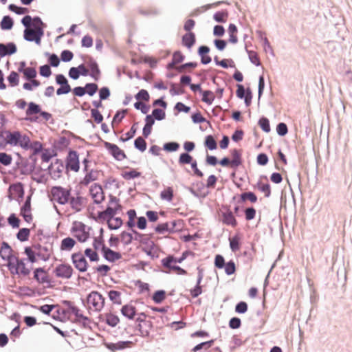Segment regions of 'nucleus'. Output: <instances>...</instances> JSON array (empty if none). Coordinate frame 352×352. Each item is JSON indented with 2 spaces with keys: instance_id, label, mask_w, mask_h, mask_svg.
<instances>
[{
  "instance_id": "f257e3e1",
  "label": "nucleus",
  "mask_w": 352,
  "mask_h": 352,
  "mask_svg": "<svg viewBox=\"0 0 352 352\" xmlns=\"http://www.w3.org/2000/svg\"><path fill=\"white\" fill-rule=\"evenodd\" d=\"M121 209L122 206L120 204V200L113 195L109 196L107 208L104 210L100 206L90 205L89 207L91 217L100 223H104L106 219L113 217Z\"/></svg>"
},
{
  "instance_id": "f03ea898",
  "label": "nucleus",
  "mask_w": 352,
  "mask_h": 352,
  "mask_svg": "<svg viewBox=\"0 0 352 352\" xmlns=\"http://www.w3.org/2000/svg\"><path fill=\"white\" fill-rule=\"evenodd\" d=\"M4 140L7 144L13 146H20L23 149H27L29 146V136L19 131H6Z\"/></svg>"
},
{
  "instance_id": "7ed1b4c3",
  "label": "nucleus",
  "mask_w": 352,
  "mask_h": 352,
  "mask_svg": "<svg viewBox=\"0 0 352 352\" xmlns=\"http://www.w3.org/2000/svg\"><path fill=\"white\" fill-rule=\"evenodd\" d=\"M90 228L79 221H74L71 227V233L80 242L84 243L90 236Z\"/></svg>"
},
{
  "instance_id": "20e7f679",
  "label": "nucleus",
  "mask_w": 352,
  "mask_h": 352,
  "mask_svg": "<svg viewBox=\"0 0 352 352\" xmlns=\"http://www.w3.org/2000/svg\"><path fill=\"white\" fill-rule=\"evenodd\" d=\"M8 267L12 274L23 276H28L32 269V265H29L26 259L19 258L17 256Z\"/></svg>"
},
{
  "instance_id": "39448f33",
  "label": "nucleus",
  "mask_w": 352,
  "mask_h": 352,
  "mask_svg": "<svg viewBox=\"0 0 352 352\" xmlns=\"http://www.w3.org/2000/svg\"><path fill=\"white\" fill-rule=\"evenodd\" d=\"M26 116L30 117V121L36 122L41 117L43 120L48 121L52 115L46 111H43L40 105L31 102L28 104V107L25 111Z\"/></svg>"
},
{
  "instance_id": "423d86ee",
  "label": "nucleus",
  "mask_w": 352,
  "mask_h": 352,
  "mask_svg": "<svg viewBox=\"0 0 352 352\" xmlns=\"http://www.w3.org/2000/svg\"><path fill=\"white\" fill-rule=\"evenodd\" d=\"M70 196V189L64 188L61 186H54L50 191L51 199L61 205L67 204Z\"/></svg>"
},
{
  "instance_id": "0eeeda50",
  "label": "nucleus",
  "mask_w": 352,
  "mask_h": 352,
  "mask_svg": "<svg viewBox=\"0 0 352 352\" xmlns=\"http://www.w3.org/2000/svg\"><path fill=\"white\" fill-rule=\"evenodd\" d=\"M88 307L94 311H100L104 306L105 298L98 292H91L87 298Z\"/></svg>"
},
{
  "instance_id": "6e6552de",
  "label": "nucleus",
  "mask_w": 352,
  "mask_h": 352,
  "mask_svg": "<svg viewBox=\"0 0 352 352\" xmlns=\"http://www.w3.org/2000/svg\"><path fill=\"white\" fill-rule=\"evenodd\" d=\"M175 257L169 255L162 260V264L166 270V273L175 272L179 275H186L187 272L182 267L176 265Z\"/></svg>"
},
{
  "instance_id": "1a4fd4ad",
  "label": "nucleus",
  "mask_w": 352,
  "mask_h": 352,
  "mask_svg": "<svg viewBox=\"0 0 352 352\" xmlns=\"http://www.w3.org/2000/svg\"><path fill=\"white\" fill-rule=\"evenodd\" d=\"M89 194L94 200V204L96 206H99L100 204L104 200V194L101 186L94 184L91 186L89 189Z\"/></svg>"
},
{
  "instance_id": "9d476101",
  "label": "nucleus",
  "mask_w": 352,
  "mask_h": 352,
  "mask_svg": "<svg viewBox=\"0 0 352 352\" xmlns=\"http://www.w3.org/2000/svg\"><path fill=\"white\" fill-rule=\"evenodd\" d=\"M54 272L55 276L58 278L69 279L72 277L74 270L69 264L62 263L55 267Z\"/></svg>"
},
{
  "instance_id": "9b49d317",
  "label": "nucleus",
  "mask_w": 352,
  "mask_h": 352,
  "mask_svg": "<svg viewBox=\"0 0 352 352\" xmlns=\"http://www.w3.org/2000/svg\"><path fill=\"white\" fill-rule=\"evenodd\" d=\"M0 256L1 258L8 262V266L13 262L16 258V256L14 254V250L9 245L7 242L3 241L0 248Z\"/></svg>"
},
{
  "instance_id": "f8f14e48",
  "label": "nucleus",
  "mask_w": 352,
  "mask_h": 352,
  "mask_svg": "<svg viewBox=\"0 0 352 352\" xmlns=\"http://www.w3.org/2000/svg\"><path fill=\"white\" fill-rule=\"evenodd\" d=\"M72 261L76 269L80 272H85L87 270L88 263L82 253H74L72 255Z\"/></svg>"
},
{
  "instance_id": "ddd939ff",
  "label": "nucleus",
  "mask_w": 352,
  "mask_h": 352,
  "mask_svg": "<svg viewBox=\"0 0 352 352\" xmlns=\"http://www.w3.org/2000/svg\"><path fill=\"white\" fill-rule=\"evenodd\" d=\"M67 169L78 172L80 169L79 157L76 151H70L66 159Z\"/></svg>"
},
{
  "instance_id": "4468645a",
  "label": "nucleus",
  "mask_w": 352,
  "mask_h": 352,
  "mask_svg": "<svg viewBox=\"0 0 352 352\" xmlns=\"http://www.w3.org/2000/svg\"><path fill=\"white\" fill-rule=\"evenodd\" d=\"M36 251V254L38 256V260L43 261H47L52 254V250L50 245H43L41 244L33 245Z\"/></svg>"
},
{
  "instance_id": "2eb2a0df",
  "label": "nucleus",
  "mask_w": 352,
  "mask_h": 352,
  "mask_svg": "<svg viewBox=\"0 0 352 352\" xmlns=\"http://www.w3.org/2000/svg\"><path fill=\"white\" fill-rule=\"evenodd\" d=\"M24 195L23 186L21 183H16L10 186L8 189V197L12 199H19Z\"/></svg>"
},
{
  "instance_id": "dca6fc26",
  "label": "nucleus",
  "mask_w": 352,
  "mask_h": 352,
  "mask_svg": "<svg viewBox=\"0 0 352 352\" xmlns=\"http://www.w3.org/2000/svg\"><path fill=\"white\" fill-rule=\"evenodd\" d=\"M104 146L117 160L121 161L126 158L124 151L120 149L116 144L104 142Z\"/></svg>"
},
{
  "instance_id": "f3484780",
  "label": "nucleus",
  "mask_w": 352,
  "mask_h": 352,
  "mask_svg": "<svg viewBox=\"0 0 352 352\" xmlns=\"http://www.w3.org/2000/svg\"><path fill=\"white\" fill-rule=\"evenodd\" d=\"M56 82L60 85L56 91L57 95L66 94L71 91L72 89L67 78L63 74H58L56 76Z\"/></svg>"
},
{
  "instance_id": "a211bd4d",
  "label": "nucleus",
  "mask_w": 352,
  "mask_h": 352,
  "mask_svg": "<svg viewBox=\"0 0 352 352\" xmlns=\"http://www.w3.org/2000/svg\"><path fill=\"white\" fill-rule=\"evenodd\" d=\"M221 221L223 224L230 226L232 228H235L237 226V221L232 212L229 209L222 212Z\"/></svg>"
},
{
  "instance_id": "6ab92c4d",
  "label": "nucleus",
  "mask_w": 352,
  "mask_h": 352,
  "mask_svg": "<svg viewBox=\"0 0 352 352\" xmlns=\"http://www.w3.org/2000/svg\"><path fill=\"white\" fill-rule=\"evenodd\" d=\"M102 252L104 258L110 262H114L121 258V254L119 252L113 251L104 245L102 246Z\"/></svg>"
},
{
  "instance_id": "aec40b11",
  "label": "nucleus",
  "mask_w": 352,
  "mask_h": 352,
  "mask_svg": "<svg viewBox=\"0 0 352 352\" xmlns=\"http://www.w3.org/2000/svg\"><path fill=\"white\" fill-rule=\"evenodd\" d=\"M21 215L23 216L26 222L30 223L32 221V216L31 214L30 197H28L24 205L21 208Z\"/></svg>"
},
{
  "instance_id": "412c9836",
  "label": "nucleus",
  "mask_w": 352,
  "mask_h": 352,
  "mask_svg": "<svg viewBox=\"0 0 352 352\" xmlns=\"http://www.w3.org/2000/svg\"><path fill=\"white\" fill-rule=\"evenodd\" d=\"M143 251L151 258L158 257V248L153 241H150L147 245L142 248Z\"/></svg>"
},
{
  "instance_id": "4be33fe9",
  "label": "nucleus",
  "mask_w": 352,
  "mask_h": 352,
  "mask_svg": "<svg viewBox=\"0 0 352 352\" xmlns=\"http://www.w3.org/2000/svg\"><path fill=\"white\" fill-rule=\"evenodd\" d=\"M34 277L39 283L44 284L50 282L47 273L43 268L36 269Z\"/></svg>"
},
{
  "instance_id": "5701e85b",
  "label": "nucleus",
  "mask_w": 352,
  "mask_h": 352,
  "mask_svg": "<svg viewBox=\"0 0 352 352\" xmlns=\"http://www.w3.org/2000/svg\"><path fill=\"white\" fill-rule=\"evenodd\" d=\"M68 203L75 212L81 211L83 206L82 198L81 197L70 196Z\"/></svg>"
},
{
  "instance_id": "b1692460",
  "label": "nucleus",
  "mask_w": 352,
  "mask_h": 352,
  "mask_svg": "<svg viewBox=\"0 0 352 352\" xmlns=\"http://www.w3.org/2000/svg\"><path fill=\"white\" fill-rule=\"evenodd\" d=\"M76 241L72 237L67 236L64 238L60 243V249L62 251H71L76 245Z\"/></svg>"
},
{
  "instance_id": "393cba45",
  "label": "nucleus",
  "mask_w": 352,
  "mask_h": 352,
  "mask_svg": "<svg viewBox=\"0 0 352 352\" xmlns=\"http://www.w3.org/2000/svg\"><path fill=\"white\" fill-rule=\"evenodd\" d=\"M195 34L192 32H188L182 36V44L188 49H190L195 45Z\"/></svg>"
},
{
  "instance_id": "a878e982",
  "label": "nucleus",
  "mask_w": 352,
  "mask_h": 352,
  "mask_svg": "<svg viewBox=\"0 0 352 352\" xmlns=\"http://www.w3.org/2000/svg\"><path fill=\"white\" fill-rule=\"evenodd\" d=\"M230 152L232 157L231 160V168H237L242 164L241 151L232 149Z\"/></svg>"
},
{
  "instance_id": "bb28decb",
  "label": "nucleus",
  "mask_w": 352,
  "mask_h": 352,
  "mask_svg": "<svg viewBox=\"0 0 352 352\" xmlns=\"http://www.w3.org/2000/svg\"><path fill=\"white\" fill-rule=\"evenodd\" d=\"M24 38L29 41H36L39 43L41 38L38 32L33 29L26 28L24 31Z\"/></svg>"
},
{
  "instance_id": "cd10ccee",
  "label": "nucleus",
  "mask_w": 352,
  "mask_h": 352,
  "mask_svg": "<svg viewBox=\"0 0 352 352\" xmlns=\"http://www.w3.org/2000/svg\"><path fill=\"white\" fill-rule=\"evenodd\" d=\"M16 51V45L12 43H8V45L0 44V56H5L8 54H12Z\"/></svg>"
},
{
  "instance_id": "c85d7f7f",
  "label": "nucleus",
  "mask_w": 352,
  "mask_h": 352,
  "mask_svg": "<svg viewBox=\"0 0 352 352\" xmlns=\"http://www.w3.org/2000/svg\"><path fill=\"white\" fill-rule=\"evenodd\" d=\"M24 253L27 256V261L31 264L39 261L33 245L25 247L24 249Z\"/></svg>"
},
{
  "instance_id": "c756f323",
  "label": "nucleus",
  "mask_w": 352,
  "mask_h": 352,
  "mask_svg": "<svg viewBox=\"0 0 352 352\" xmlns=\"http://www.w3.org/2000/svg\"><path fill=\"white\" fill-rule=\"evenodd\" d=\"M98 177V172L94 170H90L86 172V174L84 178L81 180L80 184L82 185L87 186L92 182H94L97 179Z\"/></svg>"
},
{
  "instance_id": "7c9ffc66",
  "label": "nucleus",
  "mask_w": 352,
  "mask_h": 352,
  "mask_svg": "<svg viewBox=\"0 0 352 352\" xmlns=\"http://www.w3.org/2000/svg\"><path fill=\"white\" fill-rule=\"evenodd\" d=\"M104 222H107L108 227L110 230H117L122 226V220L120 217H116L113 216L108 219H106Z\"/></svg>"
},
{
  "instance_id": "2f4dec72",
  "label": "nucleus",
  "mask_w": 352,
  "mask_h": 352,
  "mask_svg": "<svg viewBox=\"0 0 352 352\" xmlns=\"http://www.w3.org/2000/svg\"><path fill=\"white\" fill-rule=\"evenodd\" d=\"M210 49L207 46H201L198 50V53L201 56V61L202 64L206 65L211 62V58L207 55Z\"/></svg>"
},
{
  "instance_id": "473e14b6",
  "label": "nucleus",
  "mask_w": 352,
  "mask_h": 352,
  "mask_svg": "<svg viewBox=\"0 0 352 352\" xmlns=\"http://www.w3.org/2000/svg\"><path fill=\"white\" fill-rule=\"evenodd\" d=\"M121 313L129 319H133L136 314V309L131 305H125L121 309Z\"/></svg>"
},
{
  "instance_id": "72a5a7b5",
  "label": "nucleus",
  "mask_w": 352,
  "mask_h": 352,
  "mask_svg": "<svg viewBox=\"0 0 352 352\" xmlns=\"http://www.w3.org/2000/svg\"><path fill=\"white\" fill-rule=\"evenodd\" d=\"M20 72L23 74L24 77L27 80L34 79L36 77L37 75L36 70L34 67L21 68L20 69Z\"/></svg>"
},
{
  "instance_id": "f704fd0d",
  "label": "nucleus",
  "mask_w": 352,
  "mask_h": 352,
  "mask_svg": "<svg viewBox=\"0 0 352 352\" xmlns=\"http://www.w3.org/2000/svg\"><path fill=\"white\" fill-rule=\"evenodd\" d=\"M169 223L170 233L179 232L183 228V221L181 219L174 220Z\"/></svg>"
},
{
  "instance_id": "c9c22d12",
  "label": "nucleus",
  "mask_w": 352,
  "mask_h": 352,
  "mask_svg": "<svg viewBox=\"0 0 352 352\" xmlns=\"http://www.w3.org/2000/svg\"><path fill=\"white\" fill-rule=\"evenodd\" d=\"M201 94H202L201 100L208 104H211L215 98L214 94L212 91H202Z\"/></svg>"
},
{
  "instance_id": "e433bc0d",
  "label": "nucleus",
  "mask_w": 352,
  "mask_h": 352,
  "mask_svg": "<svg viewBox=\"0 0 352 352\" xmlns=\"http://www.w3.org/2000/svg\"><path fill=\"white\" fill-rule=\"evenodd\" d=\"M88 75H90L96 80L99 79L100 72L97 63H93L90 64Z\"/></svg>"
},
{
  "instance_id": "4c0bfd02",
  "label": "nucleus",
  "mask_w": 352,
  "mask_h": 352,
  "mask_svg": "<svg viewBox=\"0 0 352 352\" xmlns=\"http://www.w3.org/2000/svg\"><path fill=\"white\" fill-rule=\"evenodd\" d=\"M204 146L209 150H214L217 148V141L212 135H207L205 138Z\"/></svg>"
},
{
  "instance_id": "58836bf2",
  "label": "nucleus",
  "mask_w": 352,
  "mask_h": 352,
  "mask_svg": "<svg viewBox=\"0 0 352 352\" xmlns=\"http://www.w3.org/2000/svg\"><path fill=\"white\" fill-rule=\"evenodd\" d=\"M140 175H141V173L137 171L135 169L123 171L122 173V177L126 180H130L131 179L139 177Z\"/></svg>"
},
{
  "instance_id": "ea45409f",
  "label": "nucleus",
  "mask_w": 352,
  "mask_h": 352,
  "mask_svg": "<svg viewBox=\"0 0 352 352\" xmlns=\"http://www.w3.org/2000/svg\"><path fill=\"white\" fill-rule=\"evenodd\" d=\"M228 33H229V41L232 43H236L238 41L237 38V28L235 25L230 24L228 28Z\"/></svg>"
},
{
  "instance_id": "a19ab883",
  "label": "nucleus",
  "mask_w": 352,
  "mask_h": 352,
  "mask_svg": "<svg viewBox=\"0 0 352 352\" xmlns=\"http://www.w3.org/2000/svg\"><path fill=\"white\" fill-rule=\"evenodd\" d=\"M105 321L111 327H116L120 322L119 318L113 314L109 313L105 315Z\"/></svg>"
},
{
  "instance_id": "79ce46f5",
  "label": "nucleus",
  "mask_w": 352,
  "mask_h": 352,
  "mask_svg": "<svg viewBox=\"0 0 352 352\" xmlns=\"http://www.w3.org/2000/svg\"><path fill=\"white\" fill-rule=\"evenodd\" d=\"M28 80H29V82H25L23 85V88L25 90L32 91L34 89H35L41 85V82L38 80H36L35 78L30 79Z\"/></svg>"
},
{
  "instance_id": "37998d69",
  "label": "nucleus",
  "mask_w": 352,
  "mask_h": 352,
  "mask_svg": "<svg viewBox=\"0 0 352 352\" xmlns=\"http://www.w3.org/2000/svg\"><path fill=\"white\" fill-rule=\"evenodd\" d=\"M109 299L115 304H121V293L118 291L111 290L108 293Z\"/></svg>"
},
{
  "instance_id": "c03bdc74",
  "label": "nucleus",
  "mask_w": 352,
  "mask_h": 352,
  "mask_svg": "<svg viewBox=\"0 0 352 352\" xmlns=\"http://www.w3.org/2000/svg\"><path fill=\"white\" fill-rule=\"evenodd\" d=\"M230 247L232 252H235L240 249V237L235 235L232 238H229Z\"/></svg>"
},
{
  "instance_id": "a18cd8bd",
  "label": "nucleus",
  "mask_w": 352,
  "mask_h": 352,
  "mask_svg": "<svg viewBox=\"0 0 352 352\" xmlns=\"http://www.w3.org/2000/svg\"><path fill=\"white\" fill-rule=\"evenodd\" d=\"M213 18L217 22L225 23L228 18V12L227 10L217 12L214 14Z\"/></svg>"
},
{
  "instance_id": "49530a36",
  "label": "nucleus",
  "mask_w": 352,
  "mask_h": 352,
  "mask_svg": "<svg viewBox=\"0 0 352 352\" xmlns=\"http://www.w3.org/2000/svg\"><path fill=\"white\" fill-rule=\"evenodd\" d=\"M160 197L162 199L171 201L173 198V189L171 187H167L161 192Z\"/></svg>"
},
{
  "instance_id": "de8ad7c7",
  "label": "nucleus",
  "mask_w": 352,
  "mask_h": 352,
  "mask_svg": "<svg viewBox=\"0 0 352 352\" xmlns=\"http://www.w3.org/2000/svg\"><path fill=\"white\" fill-rule=\"evenodd\" d=\"M30 234V229L21 228L18 232V233L16 234V237L20 241L23 242V241H26L28 240Z\"/></svg>"
},
{
  "instance_id": "09e8293b",
  "label": "nucleus",
  "mask_w": 352,
  "mask_h": 352,
  "mask_svg": "<svg viewBox=\"0 0 352 352\" xmlns=\"http://www.w3.org/2000/svg\"><path fill=\"white\" fill-rule=\"evenodd\" d=\"M8 81L10 86L15 87L19 85V76L16 72H11L10 75L8 76Z\"/></svg>"
},
{
  "instance_id": "8fccbe9b",
  "label": "nucleus",
  "mask_w": 352,
  "mask_h": 352,
  "mask_svg": "<svg viewBox=\"0 0 352 352\" xmlns=\"http://www.w3.org/2000/svg\"><path fill=\"white\" fill-rule=\"evenodd\" d=\"M120 239L123 244L129 245L131 243L133 237L131 233L124 231L120 234Z\"/></svg>"
},
{
  "instance_id": "3c124183",
  "label": "nucleus",
  "mask_w": 352,
  "mask_h": 352,
  "mask_svg": "<svg viewBox=\"0 0 352 352\" xmlns=\"http://www.w3.org/2000/svg\"><path fill=\"white\" fill-rule=\"evenodd\" d=\"M133 233L135 234L134 239L138 241L140 244L146 245L150 241L146 235L140 234L136 231H133Z\"/></svg>"
},
{
  "instance_id": "603ef678",
  "label": "nucleus",
  "mask_w": 352,
  "mask_h": 352,
  "mask_svg": "<svg viewBox=\"0 0 352 352\" xmlns=\"http://www.w3.org/2000/svg\"><path fill=\"white\" fill-rule=\"evenodd\" d=\"M241 199L243 201L249 200L251 203H255L257 201L256 195L252 192H244L241 195Z\"/></svg>"
},
{
  "instance_id": "864d4df0",
  "label": "nucleus",
  "mask_w": 352,
  "mask_h": 352,
  "mask_svg": "<svg viewBox=\"0 0 352 352\" xmlns=\"http://www.w3.org/2000/svg\"><path fill=\"white\" fill-rule=\"evenodd\" d=\"M134 145L141 152H144L146 149V142L142 137H138L135 140Z\"/></svg>"
},
{
  "instance_id": "5fc2aeb1",
  "label": "nucleus",
  "mask_w": 352,
  "mask_h": 352,
  "mask_svg": "<svg viewBox=\"0 0 352 352\" xmlns=\"http://www.w3.org/2000/svg\"><path fill=\"white\" fill-rule=\"evenodd\" d=\"M155 231L157 233H159V234H164L165 232H169L170 233L169 223L168 222H166V223H162L158 224L155 227Z\"/></svg>"
},
{
  "instance_id": "6e6d98bb",
  "label": "nucleus",
  "mask_w": 352,
  "mask_h": 352,
  "mask_svg": "<svg viewBox=\"0 0 352 352\" xmlns=\"http://www.w3.org/2000/svg\"><path fill=\"white\" fill-rule=\"evenodd\" d=\"M12 26H13L12 19L8 16H4L1 23V28L3 30H10L12 28Z\"/></svg>"
},
{
  "instance_id": "4d7b16f0",
  "label": "nucleus",
  "mask_w": 352,
  "mask_h": 352,
  "mask_svg": "<svg viewBox=\"0 0 352 352\" xmlns=\"http://www.w3.org/2000/svg\"><path fill=\"white\" fill-rule=\"evenodd\" d=\"M223 267L227 275L234 274L236 272V265L233 261H230L226 263Z\"/></svg>"
},
{
  "instance_id": "13d9d810",
  "label": "nucleus",
  "mask_w": 352,
  "mask_h": 352,
  "mask_svg": "<svg viewBox=\"0 0 352 352\" xmlns=\"http://www.w3.org/2000/svg\"><path fill=\"white\" fill-rule=\"evenodd\" d=\"M12 162L11 155L6 153H0V163L4 166H9Z\"/></svg>"
},
{
  "instance_id": "bf43d9fd",
  "label": "nucleus",
  "mask_w": 352,
  "mask_h": 352,
  "mask_svg": "<svg viewBox=\"0 0 352 352\" xmlns=\"http://www.w3.org/2000/svg\"><path fill=\"white\" fill-rule=\"evenodd\" d=\"M85 254L89 258L91 261H98L99 260V256L98 253L91 248H87L85 250Z\"/></svg>"
},
{
  "instance_id": "052dcab7",
  "label": "nucleus",
  "mask_w": 352,
  "mask_h": 352,
  "mask_svg": "<svg viewBox=\"0 0 352 352\" xmlns=\"http://www.w3.org/2000/svg\"><path fill=\"white\" fill-rule=\"evenodd\" d=\"M28 144H29L28 145L29 146L27 148L26 150L32 149V150H34V151L35 153L41 151V150L43 148V145L40 142L35 141V142H31L30 138H29Z\"/></svg>"
},
{
  "instance_id": "680f3d73",
  "label": "nucleus",
  "mask_w": 352,
  "mask_h": 352,
  "mask_svg": "<svg viewBox=\"0 0 352 352\" xmlns=\"http://www.w3.org/2000/svg\"><path fill=\"white\" fill-rule=\"evenodd\" d=\"M8 222L13 228H18L20 226V219L15 214H11L8 219Z\"/></svg>"
},
{
  "instance_id": "e2e57ef3",
  "label": "nucleus",
  "mask_w": 352,
  "mask_h": 352,
  "mask_svg": "<svg viewBox=\"0 0 352 352\" xmlns=\"http://www.w3.org/2000/svg\"><path fill=\"white\" fill-rule=\"evenodd\" d=\"M258 189L265 193V196L266 197H269L271 195V189L270 186L269 184H262V183H258L257 184Z\"/></svg>"
},
{
  "instance_id": "0e129e2a",
  "label": "nucleus",
  "mask_w": 352,
  "mask_h": 352,
  "mask_svg": "<svg viewBox=\"0 0 352 352\" xmlns=\"http://www.w3.org/2000/svg\"><path fill=\"white\" fill-rule=\"evenodd\" d=\"M166 298V292L163 290H159L154 293L153 300L156 303L162 302Z\"/></svg>"
},
{
  "instance_id": "69168bd1",
  "label": "nucleus",
  "mask_w": 352,
  "mask_h": 352,
  "mask_svg": "<svg viewBox=\"0 0 352 352\" xmlns=\"http://www.w3.org/2000/svg\"><path fill=\"white\" fill-rule=\"evenodd\" d=\"M192 161V157L186 153H182L179 158V163L180 164H191Z\"/></svg>"
},
{
  "instance_id": "338daca9",
  "label": "nucleus",
  "mask_w": 352,
  "mask_h": 352,
  "mask_svg": "<svg viewBox=\"0 0 352 352\" xmlns=\"http://www.w3.org/2000/svg\"><path fill=\"white\" fill-rule=\"evenodd\" d=\"M39 74L41 76L48 78L52 75V70L48 65H45L39 67Z\"/></svg>"
},
{
  "instance_id": "774afa93",
  "label": "nucleus",
  "mask_w": 352,
  "mask_h": 352,
  "mask_svg": "<svg viewBox=\"0 0 352 352\" xmlns=\"http://www.w3.org/2000/svg\"><path fill=\"white\" fill-rule=\"evenodd\" d=\"M260 127L266 133L270 131V122L266 118H262L258 121Z\"/></svg>"
}]
</instances>
